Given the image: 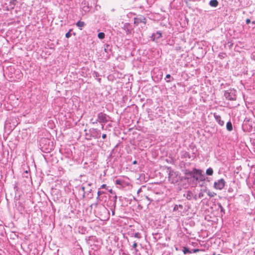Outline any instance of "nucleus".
<instances>
[{
	"label": "nucleus",
	"mask_w": 255,
	"mask_h": 255,
	"mask_svg": "<svg viewBox=\"0 0 255 255\" xmlns=\"http://www.w3.org/2000/svg\"><path fill=\"white\" fill-rule=\"evenodd\" d=\"M162 37V33L160 31H157L155 33L152 34L151 36V39L152 41H154L156 39H159Z\"/></svg>",
	"instance_id": "nucleus-5"
},
{
	"label": "nucleus",
	"mask_w": 255,
	"mask_h": 255,
	"mask_svg": "<svg viewBox=\"0 0 255 255\" xmlns=\"http://www.w3.org/2000/svg\"><path fill=\"white\" fill-rule=\"evenodd\" d=\"M84 189H85V187H82V190H83V191L84 190Z\"/></svg>",
	"instance_id": "nucleus-32"
},
{
	"label": "nucleus",
	"mask_w": 255,
	"mask_h": 255,
	"mask_svg": "<svg viewBox=\"0 0 255 255\" xmlns=\"http://www.w3.org/2000/svg\"><path fill=\"white\" fill-rule=\"evenodd\" d=\"M76 24L78 27H80L81 30L82 27L85 25V22L82 21H78Z\"/></svg>",
	"instance_id": "nucleus-9"
},
{
	"label": "nucleus",
	"mask_w": 255,
	"mask_h": 255,
	"mask_svg": "<svg viewBox=\"0 0 255 255\" xmlns=\"http://www.w3.org/2000/svg\"><path fill=\"white\" fill-rule=\"evenodd\" d=\"M99 122L101 123H106L107 120V116L106 114L101 112L98 115Z\"/></svg>",
	"instance_id": "nucleus-3"
},
{
	"label": "nucleus",
	"mask_w": 255,
	"mask_h": 255,
	"mask_svg": "<svg viewBox=\"0 0 255 255\" xmlns=\"http://www.w3.org/2000/svg\"><path fill=\"white\" fill-rule=\"evenodd\" d=\"M229 100H235L234 98H229Z\"/></svg>",
	"instance_id": "nucleus-30"
},
{
	"label": "nucleus",
	"mask_w": 255,
	"mask_h": 255,
	"mask_svg": "<svg viewBox=\"0 0 255 255\" xmlns=\"http://www.w3.org/2000/svg\"><path fill=\"white\" fill-rule=\"evenodd\" d=\"M71 30H70L67 33H66L65 36L66 38H69L71 36Z\"/></svg>",
	"instance_id": "nucleus-15"
},
{
	"label": "nucleus",
	"mask_w": 255,
	"mask_h": 255,
	"mask_svg": "<svg viewBox=\"0 0 255 255\" xmlns=\"http://www.w3.org/2000/svg\"><path fill=\"white\" fill-rule=\"evenodd\" d=\"M106 184H103L101 185V188H106Z\"/></svg>",
	"instance_id": "nucleus-25"
},
{
	"label": "nucleus",
	"mask_w": 255,
	"mask_h": 255,
	"mask_svg": "<svg viewBox=\"0 0 255 255\" xmlns=\"http://www.w3.org/2000/svg\"><path fill=\"white\" fill-rule=\"evenodd\" d=\"M227 95H229V93H227L226 94V96H227ZM228 97L227 96H226V98H228Z\"/></svg>",
	"instance_id": "nucleus-31"
},
{
	"label": "nucleus",
	"mask_w": 255,
	"mask_h": 255,
	"mask_svg": "<svg viewBox=\"0 0 255 255\" xmlns=\"http://www.w3.org/2000/svg\"><path fill=\"white\" fill-rule=\"evenodd\" d=\"M199 249H194L193 250V252L195 253H197L198 252H199Z\"/></svg>",
	"instance_id": "nucleus-22"
},
{
	"label": "nucleus",
	"mask_w": 255,
	"mask_h": 255,
	"mask_svg": "<svg viewBox=\"0 0 255 255\" xmlns=\"http://www.w3.org/2000/svg\"><path fill=\"white\" fill-rule=\"evenodd\" d=\"M104 193L103 192H102L101 191H98V197H99L100 196H101V195H102L103 194H104Z\"/></svg>",
	"instance_id": "nucleus-18"
},
{
	"label": "nucleus",
	"mask_w": 255,
	"mask_h": 255,
	"mask_svg": "<svg viewBox=\"0 0 255 255\" xmlns=\"http://www.w3.org/2000/svg\"><path fill=\"white\" fill-rule=\"evenodd\" d=\"M218 206H219V207L221 209V211H222V212L223 211H224V209H223V207H222V205L220 203H219L218 204Z\"/></svg>",
	"instance_id": "nucleus-17"
},
{
	"label": "nucleus",
	"mask_w": 255,
	"mask_h": 255,
	"mask_svg": "<svg viewBox=\"0 0 255 255\" xmlns=\"http://www.w3.org/2000/svg\"><path fill=\"white\" fill-rule=\"evenodd\" d=\"M176 174L173 171H170L168 176L169 180L171 181V183H174L177 182V180L174 179Z\"/></svg>",
	"instance_id": "nucleus-4"
},
{
	"label": "nucleus",
	"mask_w": 255,
	"mask_h": 255,
	"mask_svg": "<svg viewBox=\"0 0 255 255\" xmlns=\"http://www.w3.org/2000/svg\"><path fill=\"white\" fill-rule=\"evenodd\" d=\"M206 173L208 175H212L213 174V170L211 168H209L207 169Z\"/></svg>",
	"instance_id": "nucleus-11"
},
{
	"label": "nucleus",
	"mask_w": 255,
	"mask_h": 255,
	"mask_svg": "<svg viewBox=\"0 0 255 255\" xmlns=\"http://www.w3.org/2000/svg\"><path fill=\"white\" fill-rule=\"evenodd\" d=\"M225 181L223 179H221L217 182H215L214 187L216 189L222 190L225 186Z\"/></svg>",
	"instance_id": "nucleus-2"
},
{
	"label": "nucleus",
	"mask_w": 255,
	"mask_h": 255,
	"mask_svg": "<svg viewBox=\"0 0 255 255\" xmlns=\"http://www.w3.org/2000/svg\"><path fill=\"white\" fill-rule=\"evenodd\" d=\"M251 22V20L250 19L248 18L246 19V23L247 24H249Z\"/></svg>",
	"instance_id": "nucleus-23"
},
{
	"label": "nucleus",
	"mask_w": 255,
	"mask_h": 255,
	"mask_svg": "<svg viewBox=\"0 0 255 255\" xmlns=\"http://www.w3.org/2000/svg\"><path fill=\"white\" fill-rule=\"evenodd\" d=\"M218 4V1L217 0H211L210 1V5L213 7H216Z\"/></svg>",
	"instance_id": "nucleus-8"
},
{
	"label": "nucleus",
	"mask_w": 255,
	"mask_h": 255,
	"mask_svg": "<svg viewBox=\"0 0 255 255\" xmlns=\"http://www.w3.org/2000/svg\"><path fill=\"white\" fill-rule=\"evenodd\" d=\"M146 199L149 201H151V200L150 199V198L148 197V196H146Z\"/></svg>",
	"instance_id": "nucleus-27"
},
{
	"label": "nucleus",
	"mask_w": 255,
	"mask_h": 255,
	"mask_svg": "<svg viewBox=\"0 0 255 255\" xmlns=\"http://www.w3.org/2000/svg\"><path fill=\"white\" fill-rule=\"evenodd\" d=\"M253 23H255V21H253Z\"/></svg>",
	"instance_id": "nucleus-34"
},
{
	"label": "nucleus",
	"mask_w": 255,
	"mask_h": 255,
	"mask_svg": "<svg viewBox=\"0 0 255 255\" xmlns=\"http://www.w3.org/2000/svg\"><path fill=\"white\" fill-rule=\"evenodd\" d=\"M116 184L121 185L122 184L121 181L120 180H116Z\"/></svg>",
	"instance_id": "nucleus-19"
},
{
	"label": "nucleus",
	"mask_w": 255,
	"mask_h": 255,
	"mask_svg": "<svg viewBox=\"0 0 255 255\" xmlns=\"http://www.w3.org/2000/svg\"><path fill=\"white\" fill-rule=\"evenodd\" d=\"M104 210L106 211V209L103 208Z\"/></svg>",
	"instance_id": "nucleus-33"
},
{
	"label": "nucleus",
	"mask_w": 255,
	"mask_h": 255,
	"mask_svg": "<svg viewBox=\"0 0 255 255\" xmlns=\"http://www.w3.org/2000/svg\"><path fill=\"white\" fill-rule=\"evenodd\" d=\"M214 116L216 120V121L218 123V124L222 126L224 123V121L221 120V118L220 116L217 115L216 114H214Z\"/></svg>",
	"instance_id": "nucleus-7"
},
{
	"label": "nucleus",
	"mask_w": 255,
	"mask_h": 255,
	"mask_svg": "<svg viewBox=\"0 0 255 255\" xmlns=\"http://www.w3.org/2000/svg\"><path fill=\"white\" fill-rule=\"evenodd\" d=\"M207 195L211 197H213L216 195V193L213 192H210L209 191L207 193Z\"/></svg>",
	"instance_id": "nucleus-14"
},
{
	"label": "nucleus",
	"mask_w": 255,
	"mask_h": 255,
	"mask_svg": "<svg viewBox=\"0 0 255 255\" xmlns=\"http://www.w3.org/2000/svg\"><path fill=\"white\" fill-rule=\"evenodd\" d=\"M137 163V161L136 160H134L133 162V164H136Z\"/></svg>",
	"instance_id": "nucleus-29"
},
{
	"label": "nucleus",
	"mask_w": 255,
	"mask_h": 255,
	"mask_svg": "<svg viewBox=\"0 0 255 255\" xmlns=\"http://www.w3.org/2000/svg\"><path fill=\"white\" fill-rule=\"evenodd\" d=\"M134 237L135 238H138V239L140 238V237H141L139 233H135Z\"/></svg>",
	"instance_id": "nucleus-16"
},
{
	"label": "nucleus",
	"mask_w": 255,
	"mask_h": 255,
	"mask_svg": "<svg viewBox=\"0 0 255 255\" xmlns=\"http://www.w3.org/2000/svg\"><path fill=\"white\" fill-rule=\"evenodd\" d=\"M186 198L187 199L190 200L192 198H194L195 200H196V196L194 195L192 192L191 191H187L186 194Z\"/></svg>",
	"instance_id": "nucleus-6"
},
{
	"label": "nucleus",
	"mask_w": 255,
	"mask_h": 255,
	"mask_svg": "<svg viewBox=\"0 0 255 255\" xmlns=\"http://www.w3.org/2000/svg\"><path fill=\"white\" fill-rule=\"evenodd\" d=\"M170 77H171V76H170V74H167V75H166V78H170Z\"/></svg>",
	"instance_id": "nucleus-26"
},
{
	"label": "nucleus",
	"mask_w": 255,
	"mask_h": 255,
	"mask_svg": "<svg viewBox=\"0 0 255 255\" xmlns=\"http://www.w3.org/2000/svg\"><path fill=\"white\" fill-rule=\"evenodd\" d=\"M178 209V206L177 205H176L173 208V210L176 211V210H177Z\"/></svg>",
	"instance_id": "nucleus-21"
},
{
	"label": "nucleus",
	"mask_w": 255,
	"mask_h": 255,
	"mask_svg": "<svg viewBox=\"0 0 255 255\" xmlns=\"http://www.w3.org/2000/svg\"><path fill=\"white\" fill-rule=\"evenodd\" d=\"M106 136H107L106 134H103L102 135V138H103V139L106 138Z\"/></svg>",
	"instance_id": "nucleus-24"
},
{
	"label": "nucleus",
	"mask_w": 255,
	"mask_h": 255,
	"mask_svg": "<svg viewBox=\"0 0 255 255\" xmlns=\"http://www.w3.org/2000/svg\"><path fill=\"white\" fill-rule=\"evenodd\" d=\"M137 244L136 242H134L133 244V245H132V247L134 248V249H136V247H137Z\"/></svg>",
	"instance_id": "nucleus-20"
},
{
	"label": "nucleus",
	"mask_w": 255,
	"mask_h": 255,
	"mask_svg": "<svg viewBox=\"0 0 255 255\" xmlns=\"http://www.w3.org/2000/svg\"><path fill=\"white\" fill-rule=\"evenodd\" d=\"M183 252L184 254H186L187 253H191V251H190L187 248L184 247Z\"/></svg>",
	"instance_id": "nucleus-13"
},
{
	"label": "nucleus",
	"mask_w": 255,
	"mask_h": 255,
	"mask_svg": "<svg viewBox=\"0 0 255 255\" xmlns=\"http://www.w3.org/2000/svg\"><path fill=\"white\" fill-rule=\"evenodd\" d=\"M146 18L142 15L134 18V24L136 26L139 25L140 23L142 24L141 26H144L146 24Z\"/></svg>",
	"instance_id": "nucleus-1"
},
{
	"label": "nucleus",
	"mask_w": 255,
	"mask_h": 255,
	"mask_svg": "<svg viewBox=\"0 0 255 255\" xmlns=\"http://www.w3.org/2000/svg\"><path fill=\"white\" fill-rule=\"evenodd\" d=\"M226 127L229 131H231L233 129L232 124L230 122L227 123Z\"/></svg>",
	"instance_id": "nucleus-10"
},
{
	"label": "nucleus",
	"mask_w": 255,
	"mask_h": 255,
	"mask_svg": "<svg viewBox=\"0 0 255 255\" xmlns=\"http://www.w3.org/2000/svg\"><path fill=\"white\" fill-rule=\"evenodd\" d=\"M178 206V208H180L181 209L183 208V206L182 205H179Z\"/></svg>",
	"instance_id": "nucleus-28"
},
{
	"label": "nucleus",
	"mask_w": 255,
	"mask_h": 255,
	"mask_svg": "<svg viewBox=\"0 0 255 255\" xmlns=\"http://www.w3.org/2000/svg\"><path fill=\"white\" fill-rule=\"evenodd\" d=\"M105 34L104 32H100L98 34V37L100 39H103L105 38Z\"/></svg>",
	"instance_id": "nucleus-12"
}]
</instances>
